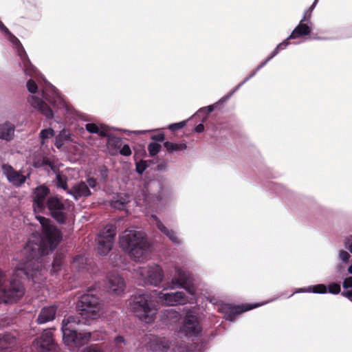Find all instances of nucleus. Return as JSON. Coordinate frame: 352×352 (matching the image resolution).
<instances>
[{
    "instance_id": "nucleus-1",
    "label": "nucleus",
    "mask_w": 352,
    "mask_h": 352,
    "mask_svg": "<svg viewBox=\"0 0 352 352\" xmlns=\"http://www.w3.org/2000/svg\"><path fill=\"white\" fill-rule=\"evenodd\" d=\"M42 228L40 239L30 240L23 250L25 256L22 263L17 266L10 279L0 270V303H13L19 300L25 294L22 279L32 280L40 283L44 279L42 267L43 256L52 252L62 239V232L54 225L50 219L36 215Z\"/></svg>"
},
{
    "instance_id": "nucleus-2",
    "label": "nucleus",
    "mask_w": 352,
    "mask_h": 352,
    "mask_svg": "<svg viewBox=\"0 0 352 352\" xmlns=\"http://www.w3.org/2000/svg\"><path fill=\"white\" fill-rule=\"evenodd\" d=\"M120 246L130 257L137 260L146 254L148 243L140 232L126 230L120 237Z\"/></svg>"
},
{
    "instance_id": "nucleus-3",
    "label": "nucleus",
    "mask_w": 352,
    "mask_h": 352,
    "mask_svg": "<svg viewBox=\"0 0 352 352\" xmlns=\"http://www.w3.org/2000/svg\"><path fill=\"white\" fill-rule=\"evenodd\" d=\"M81 320L78 316H69L65 317L62 322L63 339L64 342L69 346H82L87 344L91 338V333H78L76 326L79 324Z\"/></svg>"
},
{
    "instance_id": "nucleus-4",
    "label": "nucleus",
    "mask_w": 352,
    "mask_h": 352,
    "mask_svg": "<svg viewBox=\"0 0 352 352\" xmlns=\"http://www.w3.org/2000/svg\"><path fill=\"white\" fill-rule=\"evenodd\" d=\"M130 309L138 318L146 323H151L155 319L156 309L147 294L134 296L130 302Z\"/></svg>"
},
{
    "instance_id": "nucleus-5",
    "label": "nucleus",
    "mask_w": 352,
    "mask_h": 352,
    "mask_svg": "<svg viewBox=\"0 0 352 352\" xmlns=\"http://www.w3.org/2000/svg\"><path fill=\"white\" fill-rule=\"evenodd\" d=\"M101 309L99 298L91 294L80 296L76 305V311L85 319H95L98 317Z\"/></svg>"
},
{
    "instance_id": "nucleus-6",
    "label": "nucleus",
    "mask_w": 352,
    "mask_h": 352,
    "mask_svg": "<svg viewBox=\"0 0 352 352\" xmlns=\"http://www.w3.org/2000/svg\"><path fill=\"white\" fill-rule=\"evenodd\" d=\"M116 234V227L109 224L98 234L96 241L97 251L99 254L106 256L111 250Z\"/></svg>"
},
{
    "instance_id": "nucleus-7",
    "label": "nucleus",
    "mask_w": 352,
    "mask_h": 352,
    "mask_svg": "<svg viewBox=\"0 0 352 352\" xmlns=\"http://www.w3.org/2000/svg\"><path fill=\"white\" fill-rule=\"evenodd\" d=\"M69 204L67 205L56 196L49 197L47 207L52 217L60 224H65L67 219Z\"/></svg>"
},
{
    "instance_id": "nucleus-8",
    "label": "nucleus",
    "mask_w": 352,
    "mask_h": 352,
    "mask_svg": "<svg viewBox=\"0 0 352 352\" xmlns=\"http://www.w3.org/2000/svg\"><path fill=\"white\" fill-rule=\"evenodd\" d=\"M193 279L191 275L180 268H177L175 274L172 278L171 283L165 289H173L175 287L184 289L188 294L194 295L196 292V288L193 285Z\"/></svg>"
},
{
    "instance_id": "nucleus-9",
    "label": "nucleus",
    "mask_w": 352,
    "mask_h": 352,
    "mask_svg": "<svg viewBox=\"0 0 352 352\" xmlns=\"http://www.w3.org/2000/svg\"><path fill=\"white\" fill-rule=\"evenodd\" d=\"M202 327L197 316L187 313L183 320L179 332L187 338L198 337L201 335Z\"/></svg>"
},
{
    "instance_id": "nucleus-10",
    "label": "nucleus",
    "mask_w": 352,
    "mask_h": 352,
    "mask_svg": "<svg viewBox=\"0 0 352 352\" xmlns=\"http://www.w3.org/2000/svg\"><path fill=\"white\" fill-rule=\"evenodd\" d=\"M49 194L50 189L45 185L37 186L34 190L32 207L36 214L45 212Z\"/></svg>"
},
{
    "instance_id": "nucleus-11",
    "label": "nucleus",
    "mask_w": 352,
    "mask_h": 352,
    "mask_svg": "<svg viewBox=\"0 0 352 352\" xmlns=\"http://www.w3.org/2000/svg\"><path fill=\"white\" fill-rule=\"evenodd\" d=\"M33 345L39 352H45L54 349L55 342L52 329H46L43 331L39 338L34 340Z\"/></svg>"
},
{
    "instance_id": "nucleus-12",
    "label": "nucleus",
    "mask_w": 352,
    "mask_h": 352,
    "mask_svg": "<svg viewBox=\"0 0 352 352\" xmlns=\"http://www.w3.org/2000/svg\"><path fill=\"white\" fill-rule=\"evenodd\" d=\"M261 305L258 303L256 304H243L241 305L231 306L230 305H226L222 307L223 312L225 313V317L230 321L235 320L236 317L249 310L259 307Z\"/></svg>"
},
{
    "instance_id": "nucleus-13",
    "label": "nucleus",
    "mask_w": 352,
    "mask_h": 352,
    "mask_svg": "<svg viewBox=\"0 0 352 352\" xmlns=\"http://www.w3.org/2000/svg\"><path fill=\"white\" fill-rule=\"evenodd\" d=\"M141 274L145 275V280L146 283L157 286L163 279V271L159 265L148 266L146 270L142 271Z\"/></svg>"
},
{
    "instance_id": "nucleus-14",
    "label": "nucleus",
    "mask_w": 352,
    "mask_h": 352,
    "mask_svg": "<svg viewBox=\"0 0 352 352\" xmlns=\"http://www.w3.org/2000/svg\"><path fill=\"white\" fill-rule=\"evenodd\" d=\"M159 298L165 305L168 306L184 305L188 301L186 296L182 292H176L166 294L160 292Z\"/></svg>"
},
{
    "instance_id": "nucleus-15",
    "label": "nucleus",
    "mask_w": 352,
    "mask_h": 352,
    "mask_svg": "<svg viewBox=\"0 0 352 352\" xmlns=\"http://www.w3.org/2000/svg\"><path fill=\"white\" fill-rule=\"evenodd\" d=\"M107 288L109 293L120 295L124 290L125 283L124 279L117 274H111L108 276Z\"/></svg>"
},
{
    "instance_id": "nucleus-16",
    "label": "nucleus",
    "mask_w": 352,
    "mask_h": 352,
    "mask_svg": "<svg viewBox=\"0 0 352 352\" xmlns=\"http://www.w3.org/2000/svg\"><path fill=\"white\" fill-rule=\"evenodd\" d=\"M146 346L153 352H167L170 348V343L164 337L152 336L149 338Z\"/></svg>"
},
{
    "instance_id": "nucleus-17",
    "label": "nucleus",
    "mask_w": 352,
    "mask_h": 352,
    "mask_svg": "<svg viewBox=\"0 0 352 352\" xmlns=\"http://www.w3.org/2000/svg\"><path fill=\"white\" fill-rule=\"evenodd\" d=\"M2 170L8 181L13 185L19 186L25 182L26 177L15 170L10 165L3 164Z\"/></svg>"
},
{
    "instance_id": "nucleus-18",
    "label": "nucleus",
    "mask_w": 352,
    "mask_h": 352,
    "mask_svg": "<svg viewBox=\"0 0 352 352\" xmlns=\"http://www.w3.org/2000/svg\"><path fill=\"white\" fill-rule=\"evenodd\" d=\"M28 101L32 107L38 109L46 118L49 119L53 118L54 113L52 109L41 98L32 96L29 98Z\"/></svg>"
},
{
    "instance_id": "nucleus-19",
    "label": "nucleus",
    "mask_w": 352,
    "mask_h": 352,
    "mask_svg": "<svg viewBox=\"0 0 352 352\" xmlns=\"http://www.w3.org/2000/svg\"><path fill=\"white\" fill-rule=\"evenodd\" d=\"M67 193L72 195L76 200H78L82 197H89L91 194L88 186L84 182H80L74 185L67 190Z\"/></svg>"
},
{
    "instance_id": "nucleus-20",
    "label": "nucleus",
    "mask_w": 352,
    "mask_h": 352,
    "mask_svg": "<svg viewBox=\"0 0 352 352\" xmlns=\"http://www.w3.org/2000/svg\"><path fill=\"white\" fill-rule=\"evenodd\" d=\"M57 306L50 305L41 309L36 321L38 324H44L52 321L56 316Z\"/></svg>"
},
{
    "instance_id": "nucleus-21",
    "label": "nucleus",
    "mask_w": 352,
    "mask_h": 352,
    "mask_svg": "<svg viewBox=\"0 0 352 352\" xmlns=\"http://www.w3.org/2000/svg\"><path fill=\"white\" fill-rule=\"evenodd\" d=\"M16 338L10 333L0 334V352L7 351L14 347Z\"/></svg>"
},
{
    "instance_id": "nucleus-22",
    "label": "nucleus",
    "mask_w": 352,
    "mask_h": 352,
    "mask_svg": "<svg viewBox=\"0 0 352 352\" xmlns=\"http://www.w3.org/2000/svg\"><path fill=\"white\" fill-rule=\"evenodd\" d=\"M153 217L156 221V226L157 228L163 234H164L169 239V240L172 241L173 243L175 245H179L181 241L177 237L175 232L173 230L168 229L156 216H153Z\"/></svg>"
},
{
    "instance_id": "nucleus-23",
    "label": "nucleus",
    "mask_w": 352,
    "mask_h": 352,
    "mask_svg": "<svg viewBox=\"0 0 352 352\" xmlns=\"http://www.w3.org/2000/svg\"><path fill=\"white\" fill-rule=\"evenodd\" d=\"M311 32V28L303 21H300L299 24L294 28L289 36V39H295L298 37L307 36Z\"/></svg>"
},
{
    "instance_id": "nucleus-24",
    "label": "nucleus",
    "mask_w": 352,
    "mask_h": 352,
    "mask_svg": "<svg viewBox=\"0 0 352 352\" xmlns=\"http://www.w3.org/2000/svg\"><path fill=\"white\" fill-rule=\"evenodd\" d=\"M14 132V126L10 123L6 122L0 124V139L10 140L12 139Z\"/></svg>"
},
{
    "instance_id": "nucleus-25",
    "label": "nucleus",
    "mask_w": 352,
    "mask_h": 352,
    "mask_svg": "<svg viewBox=\"0 0 352 352\" xmlns=\"http://www.w3.org/2000/svg\"><path fill=\"white\" fill-rule=\"evenodd\" d=\"M289 39L288 37L282 43H279L274 50V51L271 53L270 56L257 67L256 70H258L259 69L263 67L268 61H270L272 58L276 56L280 50L285 49L289 44Z\"/></svg>"
},
{
    "instance_id": "nucleus-26",
    "label": "nucleus",
    "mask_w": 352,
    "mask_h": 352,
    "mask_svg": "<svg viewBox=\"0 0 352 352\" xmlns=\"http://www.w3.org/2000/svg\"><path fill=\"white\" fill-rule=\"evenodd\" d=\"M129 202V197L126 195H118L117 198L111 201V206L118 210H124Z\"/></svg>"
},
{
    "instance_id": "nucleus-27",
    "label": "nucleus",
    "mask_w": 352,
    "mask_h": 352,
    "mask_svg": "<svg viewBox=\"0 0 352 352\" xmlns=\"http://www.w3.org/2000/svg\"><path fill=\"white\" fill-rule=\"evenodd\" d=\"M164 146L168 153L184 151L187 148V145L185 143H174L169 141L165 142Z\"/></svg>"
},
{
    "instance_id": "nucleus-28",
    "label": "nucleus",
    "mask_w": 352,
    "mask_h": 352,
    "mask_svg": "<svg viewBox=\"0 0 352 352\" xmlns=\"http://www.w3.org/2000/svg\"><path fill=\"white\" fill-rule=\"evenodd\" d=\"M303 292H312L316 294H326L327 288L324 284H318L312 286H309L307 288L300 289Z\"/></svg>"
},
{
    "instance_id": "nucleus-29",
    "label": "nucleus",
    "mask_w": 352,
    "mask_h": 352,
    "mask_svg": "<svg viewBox=\"0 0 352 352\" xmlns=\"http://www.w3.org/2000/svg\"><path fill=\"white\" fill-rule=\"evenodd\" d=\"M64 254L63 253L57 252L54 256L53 263H52V271L54 273H56L59 272L61 269V266L63 263Z\"/></svg>"
},
{
    "instance_id": "nucleus-30",
    "label": "nucleus",
    "mask_w": 352,
    "mask_h": 352,
    "mask_svg": "<svg viewBox=\"0 0 352 352\" xmlns=\"http://www.w3.org/2000/svg\"><path fill=\"white\" fill-rule=\"evenodd\" d=\"M86 130L91 133H98L101 137H106L107 135L105 129H99L97 124L94 123H87L85 125Z\"/></svg>"
},
{
    "instance_id": "nucleus-31",
    "label": "nucleus",
    "mask_w": 352,
    "mask_h": 352,
    "mask_svg": "<svg viewBox=\"0 0 352 352\" xmlns=\"http://www.w3.org/2000/svg\"><path fill=\"white\" fill-rule=\"evenodd\" d=\"M126 345L124 338L121 336H118L113 340V352H122Z\"/></svg>"
},
{
    "instance_id": "nucleus-32",
    "label": "nucleus",
    "mask_w": 352,
    "mask_h": 352,
    "mask_svg": "<svg viewBox=\"0 0 352 352\" xmlns=\"http://www.w3.org/2000/svg\"><path fill=\"white\" fill-rule=\"evenodd\" d=\"M161 145L157 142H151L148 145V151L151 156H155L157 155L160 149H161Z\"/></svg>"
},
{
    "instance_id": "nucleus-33",
    "label": "nucleus",
    "mask_w": 352,
    "mask_h": 352,
    "mask_svg": "<svg viewBox=\"0 0 352 352\" xmlns=\"http://www.w3.org/2000/svg\"><path fill=\"white\" fill-rule=\"evenodd\" d=\"M56 180H57V183H56L57 186L63 188V190H65L67 192V190L69 189L67 188V177L65 175H61L60 174H58L56 175Z\"/></svg>"
},
{
    "instance_id": "nucleus-34",
    "label": "nucleus",
    "mask_w": 352,
    "mask_h": 352,
    "mask_svg": "<svg viewBox=\"0 0 352 352\" xmlns=\"http://www.w3.org/2000/svg\"><path fill=\"white\" fill-rule=\"evenodd\" d=\"M54 135V131L52 129L49 128V129H43L40 132V138L42 140V144L44 143L45 140L52 138Z\"/></svg>"
},
{
    "instance_id": "nucleus-35",
    "label": "nucleus",
    "mask_w": 352,
    "mask_h": 352,
    "mask_svg": "<svg viewBox=\"0 0 352 352\" xmlns=\"http://www.w3.org/2000/svg\"><path fill=\"white\" fill-rule=\"evenodd\" d=\"M69 135H65L64 133H60L58 136L56 137L54 144L58 148H60L64 144V141L69 140Z\"/></svg>"
},
{
    "instance_id": "nucleus-36",
    "label": "nucleus",
    "mask_w": 352,
    "mask_h": 352,
    "mask_svg": "<svg viewBox=\"0 0 352 352\" xmlns=\"http://www.w3.org/2000/svg\"><path fill=\"white\" fill-rule=\"evenodd\" d=\"M328 292L332 294H338L341 292V287L339 283H331L328 285Z\"/></svg>"
},
{
    "instance_id": "nucleus-37",
    "label": "nucleus",
    "mask_w": 352,
    "mask_h": 352,
    "mask_svg": "<svg viewBox=\"0 0 352 352\" xmlns=\"http://www.w3.org/2000/svg\"><path fill=\"white\" fill-rule=\"evenodd\" d=\"M317 1H318V0H315L314 2L313 3V4L305 12L304 16H303L302 19H301L302 21H303V22L308 21L310 19L311 12L313 11V10L314 9V8L317 3Z\"/></svg>"
},
{
    "instance_id": "nucleus-38",
    "label": "nucleus",
    "mask_w": 352,
    "mask_h": 352,
    "mask_svg": "<svg viewBox=\"0 0 352 352\" xmlns=\"http://www.w3.org/2000/svg\"><path fill=\"white\" fill-rule=\"evenodd\" d=\"M82 352H104L102 346L98 344H91L85 347Z\"/></svg>"
},
{
    "instance_id": "nucleus-39",
    "label": "nucleus",
    "mask_w": 352,
    "mask_h": 352,
    "mask_svg": "<svg viewBox=\"0 0 352 352\" xmlns=\"http://www.w3.org/2000/svg\"><path fill=\"white\" fill-rule=\"evenodd\" d=\"M26 86H27V88H28V91L30 93L35 94V93L37 92L38 86H37L36 83L35 82V81L34 80L30 79L27 82Z\"/></svg>"
},
{
    "instance_id": "nucleus-40",
    "label": "nucleus",
    "mask_w": 352,
    "mask_h": 352,
    "mask_svg": "<svg viewBox=\"0 0 352 352\" xmlns=\"http://www.w3.org/2000/svg\"><path fill=\"white\" fill-rule=\"evenodd\" d=\"M186 124V121L184 120V121H182V122H177V123H174V124H171L168 126V129L173 131H177L179 129H182L183 127H184Z\"/></svg>"
},
{
    "instance_id": "nucleus-41",
    "label": "nucleus",
    "mask_w": 352,
    "mask_h": 352,
    "mask_svg": "<svg viewBox=\"0 0 352 352\" xmlns=\"http://www.w3.org/2000/svg\"><path fill=\"white\" fill-rule=\"evenodd\" d=\"M120 153L124 156H129L131 155V150L128 144H124L120 150Z\"/></svg>"
},
{
    "instance_id": "nucleus-42",
    "label": "nucleus",
    "mask_w": 352,
    "mask_h": 352,
    "mask_svg": "<svg viewBox=\"0 0 352 352\" xmlns=\"http://www.w3.org/2000/svg\"><path fill=\"white\" fill-rule=\"evenodd\" d=\"M339 257L344 263H348L350 258V254L345 250L339 252Z\"/></svg>"
},
{
    "instance_id": "nucleus-43",
    "label": "nucleus",
    "mask_w": 352,
    "mask_h": 352,
    "mask_svg": "<svg viewBox=\"0 0 352 352\" xmlns=\"http://www.w3.org/2000/svg\"><path fill=\"white\" fill-rule=\"evenodd\" d=\"M151 138L156 142H163L165 139V135L163 133H158L157 134L152 135Z\"/></svg>"
},
{
    "instance_id": "nucleus-44",
    "label": "nucleus",
    "mask_w": 352,
    "mask_h": 352,
    "mask_svg": "<svg viewBox=\"0 0 352 352\" xmlns=\"http://www.w3.org/2000/svg\"><path fill=\"white\" fill-rule=\"evenodd\" d=\"M111 144L116 148H120L122 145V140L120 138H114L111 140Z\"/></svg>"
},
{
    "instance_id": "nucleus-45",
    "label": "nucleus",
    "mask_w": 352,
    "mask_h": 352,
    "mask_svg": "<svg viewBox=\"0 0 352 352\" xmlns=\"http://www.w3.org/2000/svg\"><path fill=\"white\" fill-rule=\"evenodd\" d=\"M342 285L344 289L352 288V276L346 278L343 281Z\"/></svg>"
},
{
    "instance_id": "nucleus-46",
    "label": "nucleus",
    "mask_w": 352,
    "mask_h": 352,
    "mask_svg": "<svg viewBox=\"0 0 352 352\" xmlns=\"http://www.w3.org/2000/svg\"><path fill=\"white\" fill-rule=\"evenodd\" d=\"M344 245L346 248L352 253V235L347 236L344 240Z\"/></svg>"
},
{
    "instance_id": "nucleus-47",
    "label": "nucleus",
    "mask_w": 352,
    "mask_h": 352,
    "mask_svg": "<svg viewBox=\"0 0 352 352\" xmlns=\"http://www.w3.org/2000/svg\"><path fill=\"white\" fill-rule=\"evenodd\" d=\"M146 165L145 162L138 163L136 165V171L140 174H142L146 170Z\"/></svg>"
},
{
    "instance_id": "nucleus-48",
    "label": "nucleus",
    "mask_w": 352,
    "mask_h": 352,
    "mask_svg": "<svg viewBox=\"0 0 352 352\" xmlns=\"http://www.w3.org/2000/svg\"><path fill=\"white\" fill-rule=\"evenodd\" d=\"M342 296L347 298L349 300L352 302V289L348 291H344L341 293Z\"/></svg>"
},
{
    "instance_id": "nucleus-49",
    "label": "nucleus",
    "mask_w": 352,
    "mask_h": 352,
    "mask_svg": "<svg viewBox=\"0 0 352 352\" xmlns=\"http://www.w3.org/2000/svg\"><path fill=\"white\" fill-rule=\"evenodd\" d=\"M87 182L91 188H94L96 185V180L94 177L89 178Z\"/></svg>"
},
{
    "instance_id": "nucleus-50",
    "label": "nucleus",
    "mask_w": 352,
    "mask_h": 352,
    "mask_svg": "<svg viewBox=\"0 0 352 352\" xmlns=\"http://www.w3.org/2000/svg\"><path fill=\"white\" fill-rule=\"evenodd\" d=\"M204 130V126L203 124H199L197 126H196L195 131L197 133H201Z\"/></svg>"
},
{
    "instance_id": "nucleus-51",
    "label": "nucleus",
    "mask_w": 352,
    "mask_h": 352,
    "mask_svg": "<svg viewBox=\"0 0 352 352\" xmlns=\"http://www.w3.org/2000/svg\"><path fill=\"white\" fill-rule=\"evenodd\" d=\"M0 29L1 31L6 34L10 33L9 30L6 28V26L1 21H0Z\"/></svg>"
},
{
    "instance_id": "nucleus-52",
    "label": "nucleus",
    "mask_w": 352,
    "mask_h": 352,
    "mask_svg": "<svg viewBox=\"0 0 352 352\" xmlns=\"http://www.w3.org/2000/svg\"><path fill=\"white\" fill-rule=\"evenodd\" d=\"M58 102L60 104H63V102L62 101L61 99H60L59 98H57V100L54 99V100H49V102L52 104L54 106L56 104V102Z\"/></svg>"
},
{
    "instance_id": "nucleus-53",
    "label": "nucleus",
    "mask_w": 352,
    "mask_h": 352,
    "mask_svg": "<svg viewBox=\"0 0 352 352\" xmlns=\"http://www.w3.org/2000/svg\"><path fill=\"white\" fill-rule=\"evenodd\" d=\"M207 109H208V112L210 113V112L213 111V110H214V105L208 106Z\"/></svg>"
},
{
    "instance_id": "nucleus-54",
    "label": "nucleus",
    "mask_w": 352,
    "mask_h": 352,
    "mask_svg": "<svg viewBox=\"0 0 352 352\" xmlns=\"http://www.w3.org/2000/svg\"><path fill=\"white\" fill-rule=\"evenodd\" d=\"M348 272L349 274H352V263H351V265L348 268Z\"/></svg>"
},
{
    "instance_id": "nucleus-55",
    "label": "nucleus",
    "mask_w": 352,
    "mask_h": 352,
    "mask_svg": "<svg viewBox=\"0 0 352 352\" xmlns=\"http://www.w3.org/2000/svg\"><path fill=\"white\" fill-rule=\"evenodd\" d=\"M80 258H81V257H80V256H77L76 257H75V258H74V262L75 263L76 261H78V259H80Z\"/></svg>"
},
{
    "instance_id": "nucleus-56",
    "label": "nucleus",
    "mask_w": 352,
    "mask_h": 352,
    "mask_svg": "<svg viewBox=\"0 0 352 352\" xmlns=\"http://www.w3.org/2000/svg\"><path fill=\"white\" fill-rule=\"evenodd\" d=\"M337 268H338V271H341L343 269V267L342 265H338L337 267Z\"/></svg>"
}]
</instances>
